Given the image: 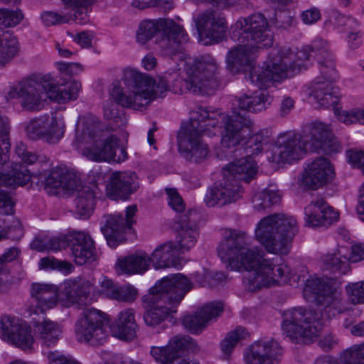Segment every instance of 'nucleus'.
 <instances>
[{
  "label": "nucleus",
  "mask_w": 364,
  "mask_h": 364,
  "mask_svg": "<svg viewBox=\"0 0 364 364\" xmlns=\"http://www.w3.org/2000/svg\"><path fill=\"white\" fill-rule=\"evenodd\" d=\"M46 132L44 134V141L49 144L58 143L64 136L65 122L61 117H58L55 114L50 113L45 114Z\"/></svg>",
  "instance_id": "4c0bfd02"
},
{
  "label": "nucleus",
  "mask_w": 364,
  "mask_h": 364,
  "mask_svg": "<svg viewBox=\"0 0 364 364\" xmlns=\"http://www.w3.org/2000/svg\"><path fill=\"white\" fill-rule=\"evenodd\" d=\"M231 38L238 43L257 46L259 50L273 44L269 21L262 13L239 18L232 26Z\"/></svg>",
  "instance_id": "ddd939ff"
},
{
  "label": "nucleus",
  "mask_w": 364,
  "mask_h": 364,
  "mask_svg": "<svg viewBox=\"0 0 364 364\" xmlns=\"http://www.w3.org/2000/svg\"><path fill=\"white\" fill-rule=\"evenodd\" d=\"M45 114L33 118L27 122L26 125V132L28 138L33 140L43 139L46 132Z\"/></svg>",
  "instance_id": "a18cd8bd"
},
{
  "label": "nucleus",
  "mask_w": 364,
  "mask_h": 364,
  "mask_svg": "<svg viewBox=\"0 0 364 364\" xmlns=\"http://www.w3.org/2000/svg\"><path fill=\"white\" fill-rule=\"evenodd\" d=\"M122 81L125 85L122 88L117 84H113L110 95L114 102L124 107L139 109L148 105L149 95L146 92L147 78L143 73L136 70L125 69Z\"/></svg>",
  "instance_id": "4468645a"
},
{
  "label": "nucleus",
  "mask_w": 364,
  "mask_h": 364,
  "mask_svg": "<svg viewBox=\"0 0 364 364\" xmlns=\"http://www.w3.org/2000/svg\"><path fill=\"white\" fill-rule=\"evenodd\" d=\"M270 137L271 132L268 129L260 130L252 136L246 143L245 150L247 155L243 159H250L255 163L252 156L259 154L263 149V146L270 143ZM255 164L256 165V164Z\"/></svg>",
  "instance_id": "a19ab883"
},
{
  "label": "nucleus",
  "mask_w": 364,
  "mask_h": 364,
  "mask_svg": "<svg viewBox=\"0 0 364 364\" xmlns=\"http://www.w3.org/2000/svg\"><path fill=\"white\" fill-rule=\"evenodd\" d=\"M311 53H318V60H323L331 57L327 43L320 38L314 40L311 45L309 46Z\"/></svg>",
  "instance_id": "69168bd1"
},
{
  "label": "nucleus",
  "mask_w": 364,
  "mask_h": 364,
  "mask_svg": "<svg viewBox=\"0 0 364 364\" xmlns=\"http://www.w3.org/2000/svg\"><path fill=\"white\" fill-rule=\"evenodd\" d=\"M259 50L257 46H251L248 43H239L238 46L233 47L230 50L226 56V63L228 69L232 72H239L245 68H250V73L245 77L246 80H249L251 83L257 86L260 90L254 92L253 95H244L236 100L237 110L240 109L242 114L246 112H257L266 109L272 102V97L266 90L263 88L267 86H259L250 79V75L254 72L264 70L266 66L263 68L256 67L253 65L257 53Z\"/></svg>",
  "instance_id": "6e6552de"
},
{
  "label": "nucleus",
  "mask_w": 364,
  "mask_h": 364,
  "mask_svg": "<svg viewBox=\"0 0 364 364\" xmlns=\"http://www.w3.org/2000/svg\"><path fill=\"white\" fill-rule=\"evenodd\" d=\"M282 353V348L274 339L259 340L245 350L246 364H274L277 357Z\"/></svg>",
  "instance_id": "393cba45"
},
{
  "label": "nucleus",
  "mask_w": 364,
  "mask_h": 364,
  "mask_svg": "<svg viewBox=\"0 0 364 364\" xmlns=\"http://www.w3.org/2000/svg\"><path fill=\"white\" fill-rule=\"evenodd\" d=\"M325 268L332 271H341L345 272L348 267L346 259H341L337 254H328L323 259Z\"/></svg>",
  "instance_id": "5fc2aeb1"
},
{
  "label": "nucleus",
  "mask_w": 364,
  "mask_h": 364,
  "mask_svg": "<svg viewBox=\"0 0 364 364\" xmlns=\"http://www.w3.org/2000/svg\"><path fill=\"white\" fill-rule=\"evenodd\" d=\"M0 336L23 350L31 349L33 344L31 328L21 320L9 316L1 317Z\"/></svg>",
  "instance_id": "aec40b11"
},
{
  "label": "nucleus",
  "mask_w": 364,
  "mask_h": 364,
  "mask_svg": "<svg viewBox=\"0 0 364 364\" xmlns=\"http://www.w3.org/2000/svg\"><path fill=\"white\" fill-rule=\"evenodd\" d=\"M136 211L137 206L132 205L127 208L125 220L120 215L104 216L105 225L101 227V231L109 246L115 247L124 240V233L127 229L132 228Z\"/></svg>",
  "instance_id": "6ab92c4d"
},
{
  "label": "nucleus",
  "mask_w": 364,
  "mask_h": 364,
  "mask_svg": "<svg viewBox=\"0 0 364 364\" xmlns=\"http://www.w3.org/2000/svg\"><path fill=\"white\" fill-rule=\"evenodd\" d=\"M92 288L91 282L81 277H75L64 282L63 295L66 299V306L76 305L79 308L90 304V294Z\"/></svg>",
  "instance_id": "c85d7f7f"
},
{
  "label": "nucleus",
  "mask_w": 364,
  "mask_h": 364,
  "mask_svg": "<svg viewBox=\"0 0 364 364\" xmlns=\"http://www.w3.org/2000/svg\"><path fill=\"white\" fill-rule=\"evenodd\" d=\"M302 22L306 25L317 23L321 18L320 10L316 7H311L303 11L300 14Z\"/></svg>",
  "instance_id": "774afa93"
},
{
  "label": "nucleus",
  "mask_w": 364,
  "mask_h": 364,
  "mask_svg": "<svg viewBox=\"0 0 364 364\" xmlns=\"http://www.w3.org/2000/svg\"><path fill=\"white\" fill-rule=\"evenodd\" d=\"M307 149L300 134L292 132L282 134L275 141L272 161L277 164H292L300 160Z\"/></svg>",
  "instance_id": "a211bd4d"
},
{
  "label": "nucleus",
  "mask_w": 364,
  "mask_h": 364,
  "mask_svg": "<svg viewBox=\"0 0 364 364\" xmlns=\"http://www.w3.org/2000/svg\"><path fill=\"white\" fill-rule=\"evenodd\" d=\"M136 330L134 310L125 309L121 311L113 325L116 336L122 340H132L136 335Z\"/></svg>",
  "instance_id": "473e14b6"
},
{
  "label": "nucleus",
  "mask_w": 364,
  "mask_h": 364,
  "mask_svg": "<svg viewBox=\"0 0 364 364\" xmlns=\"http://www.w3.org/2000/svg\"><path fill=\"white\" fill-rule=\"evenodd\" d=\"M198 218L199 215L196 210H189L179 216L175 244L181 253L191 250L197 242L199 237L197 225Z\"/></svg>",
  "instance_id": "b1692460"
},
{
  "label": "nucleus",
  "mask_w": 364,
  "mask_h": 364,
  "mask_svg": "<svg viewBox=\"0 0 364 364\" xmlns=\"http://www.w3.org/2000/svg\"><path fill=\"white\" fill-rule=\"evenodd\" d=\"M137 295L136 289L130 284L117 287L114 291L111 294V299L119 301L132 302Z\"/></svg>",
  "instance_id": "864d4df0"
},
{
  "label": "nucleus",
  "mask_w": 364,
  "mask_h": 364,
  "mask_svg": "<svg viewBox=\"0 0 364 364\" xmlns=\"http://www.w3.org/2000/svg\"><path fill=\"white\" fill-rule=\"evenodd\" d=\"M149 256L144 252H136L118 259L116 269L118 274H143L149 267Z\"/></svg>",
  "instance_id": "2f4dec72"
},
{
  "label": "nucleus",
  "mask_w": 364,
  "mask_h": 364,
  "mask_svg": "<svg viewBox=\"0 0 364 364\" xmlns=\"http://www.w3.org/2000/svg\"><path fill=\"white\" fill-rule=\"evenodd\" d=\"M193 287V283L182 274L164 277L158 281L144 296L150 309L144 314L145 323L151 327L162 325L171 313H176L186 294Z\"/></svg>",
  "instance_id": "423d86ee"
},
{
  "label": "nucleus",
  "mask_w": 364,
  "mask_h": 364,
  "mask_svg": "<svg viewBox=\"0 0 364 364\" xmlns=\"http://www.w3.org/2000/svg\"><path fill=\"white\" fill-rule=\"evenodd\" d=\"M43 23L47 26L55 24L65 23L69 21L70 17L65 14H60L53 11H45L41 15Z\"/></svg>",
  "instance_id": "bf43d9fd"
},
{
  "label": "nucleus",
  "mask_w": 364,
  "mask_h": 364,
  "mask_svg": "<svg viewBox=\"0 0 364 364\" xmlns=\"http://www.w3.org/2000/svg\"><path fill=\"white\" fill-rule=\"evenodd\" d=\"M281 200V196L278 191L265 188L257 191L252 197V204L255 210L262 211L277 204Z\"/></svg>",
  "instance_id": "79ce46f5"
},
{
  "label": "nucleus",
  "mask_w": 364,
  "mask_h": 364,
  "mask_svg": "<svg viewBox=\"0 0 364 364\" xmlns=\"http://www.w3.org/2000/svg\"><path fill=\"white\" fill-rule=\"evenodd\" d=\"M19 52L17 38L9 31L0 33V66L11 61Z\"/></svg>",
  "instance_id": "58836bf2"
},
{
  "label": "nucleus",
  "mask_w": 364,
  "mask_h": 364,
  "mask_svg": "<svg viewBox=\"0 0 364 364\" xmlns=\"http://www.w3.org/2000/svg\"><path fill=\"white\" fill-rule=\"evenodd\" d=\"M139 188L138 176L132 171H116L109 177L106 194L112 200H128Z\"/></svg>",
  "instance_id": "4be33fe9"
},
{
  "label": "nucleus",
  "mask_w": 364,
  "mask_h": 364,
  "mask_svg": "<svg viewBox=\"0 0 364 364\" xmlns=\"http://www.w3.org/2000/svg\"><path fill=\"white\" fill-rule=\"evenodd\" d=\"M312 95L320 106L328 107L338 102V87L331 82H323L320 78H316Z\"/></svg>",
  "instance_id": "72a5a7b5"
},
{
  "label": "nucleus",
  "mask_w": 364,
  "mask_h": 364,
  "mask_svg": "<svg viewBox=\"0 0 364 364\" xmlns=\"http://www.w3.org/2000/svg\"><path fill=\"white\" fill-rule=\"evenodd\" d=\"M341 149L340 144L338 142L336 138L331 134L328 139H326L321 146H318L317 149H314L315 151L319 152L322 151L326 154L331 155L339 152Z\"/></svg>",
  "instance_id": "680f3d73"
},
{
  "label": "nucleus",
  "mask_w": 364,
  "mask_h": 364,
  "mask_svg": "<svg viewBox=\"0 0 364 364\" xmlns=\"http://www.w3.org/2000/svg\"><path fill=\"white\" fill-rule=\"evenodd\" d=\"M341 360L343 364H364V343L354 346L344 351Z\"/></svg>",
  "instance_id": "3c124183"
},
{
  "label": "nucleus",
  "mask_w": 364,
  "mask_h": 364,
  "mask_svg": "<svg viewBox=\"0 0 364 364\" xmlns=\"http://www.w3.org/2000/svg\"><path fill=\"white\" fill-rule=\"evenodd\" d=\"M33 327L36 336L41 339L43 345L48 347L55 345L62 333L61 326L50 320L36 322Z\"/></svg>",
  "instance_id": "f704fd0d"
},
{
  "label": "nucleus",
  "mask_w": 364,
  "mask_h": 364,
  "mask_svg": "<svg viewBox=\"0 0 364 364\" xmlns=\"http://www.w3.org/2000/svg\"><path fill=\"white\" fill-rule=\"evenodd\" d=\"M257 168L250 159H240L223 168V179L209 188L204 198L208 207H223L241 198L240 181L250 183L257 175Z\"/></svg>",
  "instance_id": "1a4fd4ad"
},
{
  "label": "nucleus",
  "mask_w": 364,
  "mask_h": 364,
  "mask_svg": "<svg viewBox=\"0 0 364 364\" xmlns=\"http://www.w3.org/2000/svg\"><path fill=\"white\" fill-rule=\"evenodd\" d=\"M186 350L194 352L198 345L188 336H176L165 346L151 347L150 353L159 364H199L196 360L181 358Z\"/></svg>",
  "instance_id": "dca6fc26"
},
{
  "label": "nucleus",
  "mask_w": 364,
  "mask_h": 364,
  "mask_svg": "<svg viewBox=\"0 0 364 364\" xmlns=\"http://www.w3.org/2000/svg\"><path fill=\"white\" fill-rule=\"evenodd\" d=\"M181 252L173 241H168L157 246L151 256L150 262L155 269H164L182 266Z\"/></svg>",
  "instance_id": "c756f323"
},
{
  "label": "nucleus",
  "mask_w": 364,
  "mask_h": 364,
  "mask_svg": "<svg viewBox=\"0 0 364 364\" xmlns=\"http://www.w3.org/2000/svg\"><path fill=\"white\" fill-rule=\"evenodd\" d=\"M109 318L95 308H83L75 324L76 338L92 346L102 345L109 336Z\"/></svg>",
  "instance_id": "2eb2a0df"
},
{
  "label": "nucleus",
  "mask_w": 364,
  "mask_h": 364,
  "mask_svg": "<svg viewBox=\"0 0 364 364\" xmlns=\"http://www.w3.org/2000/svg\"><path fill=\"white\" fill-rule=\"evenodd\" d=\"M80 88L81 84L77 81L60 87L50 75H33L14 85L9 94L19 99L24 110L35 112L42 109L46 97L58 103L76 100Z\"/></svg>",
  "instance_id": "39448f33"
},
{
  "label": "nucleus",
  "mask_w": 364,
  "mask_h": 364,
  "mask_svg": "<svg viewBox=\"0 0 364 364\" xmlns=\"http://www.w3.org/2000/svg\"><path fill=\"white\" fill-rule=\"evenodd\" d=\"M183 66L186 77L180 76V68H169L163 78L155 82L146 74L147 78V93L149 95L148 105L157 97H163L170 90L175 93L183 92L185 90L197 95H213L220 87V66L212 56L205 55L198 58H193L187 53L185 59H178Z\"/></svg>",
  "instance_id": "20e7f679"
},
{
  "label": "nucleus",
  "mask_w": 364,
  "mask_h": 364,
  "mask_svg": "<svg viewBox=\"0 0 364 364\" xmlns=\"http://www.w3.org/2000/svg\"><path fill=\"white\" fill-rule=\"evenodd\" d=\"M221 122V146L234 149L245 139L246 129L252 125L251 119L233 108L231 114L221 113L219 110L209 111L199 107L191 112L188 123L183 125L178 134V151L191 162L200 164L209 155V149L200 139L202 134L212 136L216 134L218 124Z\"/></svg>",
  "instance_id": "f257e3e1"
},
{
  "label": "nucleus",
  "mask_w": 364,
  "mask_h": 364,
  "mask_svg": "<svg viewBox=\"0 0 364 364\" xmlns=\"http://www.w3.org/2000/svg\"><path fill=\"white\" fill-rule=\"evenodd\" d=\"M95 205L94 191L90 186L81 187L74 200L75 213L80 218H87L93 212Z\"/></svg>",
  "instance_id": "e433bc0d"
},
{
  "label": "nucleus",
  "mask_w": 364,
  "mask_h": 364,
  "mask_svg": "<svg viewBox=\"0 0 364 364\" xmlns=\"http://www.w3.org/2000/svg\"><path fill=\"white\" fill-rule=\"evenodd\" d=\"M346 291L353 304L364 303V281L349 284Z\"/></svg>",
  "instance_id": "4d7b16f0"
},
{
  "label": "nucleus",
  "mask_w": 364,
  "mask_h": 364,
  "mask_svg": "<svg viewBox=\"0 0 364 364\" xmlns=\"http://www.w3.org/2000/svg\"><path fill=\"white\" fill-rule=\"evenodd\" d=\"M104 116L109 122V127L112 130L122 128L127 124V118L123 111H119L117 105L112 101L105 103Z\"/></svg>",
  "instance_id": "37998d69"
},
{
  "label": "nucleus",
  "mask_w": 364,
  "mask_h": 364,
  "mask_svg": "<svg viewBox=\"0 0 364 364\" xmlns=\"http://www.w3.org/2000/svg\"><path fill=\"white\" fill-rule=\"evenodd\" d=\"M0 336L23 350L31 349L33 344L31 328L21 320L9 316L1 317Z\"/></svg>",
  "instance_id": "412c9836"
},
{
  "label": "nucleus",
  "mask_w": 364,
  "mask_h": 364,
  "mask_svg": "<svg viewBox=\"0 0 364 364\" xmlns=\"http://www.w3.org/2000/svg\"><path fill=\"white\" fill-rule=\"evenodd\" d=\"M69 238V247L76 264L83 265L97 259L94 242L90 235L83 232H73Z\"/></svg>",
  "instance_id": "cd10ccee"
},
{
  "label": "nucleus",
  "mask_w": 364,
  "mask_h": 364,
  "mask_svg": "<svg viewBox=\"0 0 364 364\" xmlns=\"http://www.w3.org/2000/svg\"><path fill=\"white\" fill-rule=\"evenodd\" d=\"M217 251L228 268L250 271L245 277L246 287L250 291L274 285L280 281L286 282L290 277V267L282 263L280 257H267L261 250L252 247L251 239L244 230L226 229Z\"/></svg>",
  "instance_id": "f03ea898"
},
{
  "label": "nucleus",
  "mask_w": 364,
  "mask_h": 364,
  "mask_svg": "<svg viewBox=\"0 0 364 364\" xmlns=\"http://www.w3.org/2000/svg\"><path fill=\"white\" fill-rule=\"evenodd\" d=\"M75 140L92 144L83 149L82 155L89 160L121 163L127 158L126 150L119 146V139L110 135L103 141L100 136L98 119L92 115L80 117L75 125Z\"/></svg>",
  "instance_id": "0eeeda50"
},
{
  "label": "nucleus",
  "mask_w": 364,
  "mask_h": 364,
  "mask_svg": "<svg viewBox=\"0 0 364 364\" xmlns=\"http://www.w3.org/2000/svg\"><path fill=\"white\" fill-rule=\"evenodd\" d=\"M15 152L27 164H33L38 159V156L32 151H28L26 145L21 141L16 144Z\"/></svg>",
  "instance_id": "052dcab7"
},
{
  "label": "nucleus",
  "mask_w": 364,
  "mask_h": 364,
  "mask_svg": "<svg viewBox=\"0 0 364 364\" xmlns=\"http://www.w3.org/2000/svg\"><path fill=\"white\" fill-rule=\"evenodd\" d=\"M338 119L346 124H350L356 122L364 124V108H354L350 110L334 109Z\"/></svg>",
  "instance_id": "49530a36"
},
{
  "label": "nucleus",
  "mask_w": 364,
  "mask_h": 364,
  "mask_svg": "<svg viewBox=\"0 0 364 364\" xmlns=\"http://www.w3.org/2000/svg\"><path fill=\"white\" fill-rule=\"evenodd\" d=\"M61 183L60 195L70 193L75 191L77 193V191L83 186L81 185L80 178L75 173L70 172L63 173Z\"/></svg>",
  "instance_id": "603ef678"
},
{
  "label": "nucleus",
  "mask_w": 364,
  "mask_h": 364,
  "mask_svg": "<svg viewBox=\"0 0 364 364\" xmlns=\"http://www.w3.org/2000/svg\"><path fill=\"white\" fill-rule=\"evenodd\" d=\"M305 291L316 296V311L302 308H292L283 313V333L295 343H307L316 338L327 321L342 311L339 284L326 278H311L306 282Z\"/></svg>",
  "instance_id": "7ed1b4c3"
},
{
  "label": "nucleus",
  "mask_w": 364,
  "mask_h": 364,
  "mask_svg": "<svg viewBox=\"0 0 364 364\" xmlns=\"http://www.w3.org/2000/svg\"><path fill=\"white\" fill-rule=\"evenodd\" d=\"M23 235V229L18 220H14L11 225H5L4 221L0 220V237L7 236L20 238Z\"/></svg>",
  "instance_id": "13d9d810"
},
{
  "label": "nucleus",
  "mask_w": 364,
  "mask_h": 364,
  "mask_svg": "<svg viewBox=\"0 0 364 364\" xmlns=\"http://www.w3.org/2000/svg\"><path fill=\"white\" fill-rule=\"evenodd\" d=\"M31 180L29 170L21 164H14L11 171L4 174L0 172V186L16 188L22 186Z\"/></svg>",
  "instance_id": "c9c22d12"
},
{
  "label": "nucleus",
  "mask_w": 364,
  "mask_h": 364,
  "mask_svg": "<svg viewBox=\"0 0 364 364\" xmlns=\"http://www.w3.org/2000/svg\"><path fill=\"white\" fill-rule=\"evenodd\" d=\"M331 132L328 126L321 122H314L309 128V134L303 140L310 151H314L322 142L328 139Z\"/></svg>",
  "instance_id": "ea45409f"
},
{
  "label": "nucleus",
  "mask_w": 364,
  "mask_h": 364,
  "mask_svg": "<svg viewBox=\"0 0 364 364\" xmlns=\"http://www.w3.org/2000/svg\"><path fill=\"white\" fill-rule=\"evenodd\" d=\"M23 15L20 10L0 8V28H7L18 25Z\"/></svg>",
  "instance_id": "de8ad7c7"
},
{
  "label": "nucleus",
  "mask_w": 364,
  "mask_h": 364,
  "mask_svg": "<svg viewBox=\"0 0 364 364\" xmlns=\"http://www.w3.org/2000/svg\"><path fill=\"white\" fill-rule=\"evenodd\" d=\"M63 172L60 170H53L50 172L43 181V188L48 195L60 196L61 178Z\"/></svg>",
  "instance_id": "09e8293b"
},
{
  "label": "nucleus",
  "mask_w": 364,
  "mask_h": 364,
  "mask_svg": "<svg viewBox=\"0 0 364 364\" xmlns=\"http://www.w3.org/2000/svg\"><path fill=\"white\" fill-rule=\"evenodd\" d=\"M311 56L309 46L301 50L292 51L286 48L274 47L264 63L266 69L250 75V79L259 86H269L275 82L294 75L304 68V61Z\"/></svg>",
  "instance_id": "9d476101"
},
{
  "label": "nucleus",
  "mask_w": 364,
  "mask_h": 364,
  "mask_svg": "<svg viewBox=\"0 0 364 364\" xmlns=\"http://www.w3.org/2000/svg\"><path fill=\"white\" fill-rule=\"evenodd\" d=\"M321 75L316 78H320L323 82H331L333 83L338 77L337 72L335 68V63L332 57L323 60H318Z\"/></svg>",
  "instance_id": "8fccbe9b"
},
{
  "label": "nucleus",
  "mask_w": 364,
  "mask_h": 364,
  "mask_svg": "<svg viewBox=\"0 0 364 364\" xmlns=\"http://www.w3.org/2000/svg\"><path fill=\"white\" fill-rule=\"evenodd\" d=\"M248 333L243 327H237L234 331L228 333L220 344L221 350L224 354L229 355L237 343L244 339Z\"/></svg>",
  "instance_id": "c03bdc74"
},
{
  "label": "nucleus",
  "mask_w": 364,
  "mask_h": 364,
  "mask_svg": "<svg viewBox=\"0 0 364 364\" xmlns=\"http://www.w3.org/2000/svg\"><path fill=\"white\" fill-rule=\"evenodd\" d=\"M223 311L222 303H208L196 312L184 316L182 324L191 333H200L209 322L219 316Z\"/></svg>",
  "instance_id": "bb28decb"
},
{
  "label": "nucleus",
  "mask_w": 364,
  "mask_h": 364,
  "mask_svg": "<svg viewBox=\"0 0 364 364\" xmlns=\"http://www.w3.org/2000/svg\"><path fill=\"white\" fill-rule=\"evenodd\" d=\"M333 176V168L328 159L318 157L307 164L302 176V182L305 186L317 189L330 182Z\"/></svg>",
  "instance_id": "a878e982"
},
{
  "label": "nucleus",
  "mask_w": 364,
  "mask_h": 364,
  "mask_svg": "<svg viewBox=\"0 0 364 364\" xmlns=\"http://www.w3.org/2000/svg\"><path fill=\"white\" fill-rule=\"evenodd\" d=\"M339 214L323 198H318L304 208L305 225L327 227L338 220Z\"/></svg>",
  "instance_id": "5701e85b"
},
{
  "label": "nucleus",
  "mask_w": 364,
  "mask_h": 364,
  "mask_svg": "<svg viewBox=\"0 0 364 364\" xmlns=\"http://www.w3.org/2000/svg\"><path fill=\"white\" fill-rule=\"evenodd\" d=\"M162 32L160 46L171 59H185L187 57L186 45L189 38L182 26L169 18L144 20L136 33V42L145 45L158 32Z\"/></svg>",
  "instance_id": "9b49d317"
},
{
  "label": "nucleus",
  "mask_w": 364,
  "mask_h": 364,
  "mask_svg": "<svg viewBox=\"0 0 364 364\" xmlns=\"http://www.w3.org/2000/svg\"><path fill=\"white\" fill-rule=\"evenodd\" d=\"M70 233L58 236V237H53L51 238H49L47 240V248L48 251H58L61 249H64L67 247H69L70 241L69 240L70 238Z\"/></svg>",
  "instance_id": "0e129e2a"
},
{
  "label": "nucleus",
  "mask_w": 364,
  "mask_h": 364,
  "mask_svg": "<svg viewBox=\"0 0 364 364\" xmlns=\"http://www.w3.org/2000/svg\"><path fill=\"white\" fill-rule=\"evenodd\" d=\"M298 232L296 220L284 214H273L262 219L255 229L256 240L267 252L287 255L290 239Z\"/></svg>",
  "instance_id": "f8f14e48"
},
{
  "label": "nucleus",
  "mask_w": 364,
  "mask_h": 364,
  "mask_svg": "<svg viewBox=\"0 0 364 364\" xmlns=\"http://www.w3.org/2000/svg\"><path fill=\"white\" fill-rule=\"evenodd\" d=\"M31 295L36 301L33 313L43 314L57 305L58 291L56 286L49 284L34 283L31 285Z\"/></svg>",
  "instance_id": "7c9ffc66"
},
{
  "label": "nucleus",
  "mask_w": 364,
  "mask_h": 364,
  "mask_svg": "<svg viewBox=\"0 0 364 364\" xmlns=\"http://www.w3.org/2000/svg\"><path fill=\"white\" fill-rule=\"evenodd\" d=\"M348 161L355 168H360L364 175V151L349 150L346 152ZM364 191V183L361 186Z\"/></svg>",
  "instance_id": "e2e57ef3"
},
{
  "label": "nucleus",
  "mask_w": 364,
  "mask_h": 364,
  "mask_svg": "<svg viewBox=\"0 0 364 364\" xmlns=\"http://www.w3.org/2000/svg\"><path fill=\"white\" fill-rule=\"evenodd\" d=\"M342 18L347 21L345 22L346 26H348L350 29L354 30V31H351L348 36V41L350 46L352 48H358L362 43L363 36V33L360 31H355V27L359 25V23L353 18H346L345 16H342Z\"/></svg>",
  "instance_id": "6e6d98bb"
},
{
  "label": "nucleus",
  "mask_w": 364,
  "mask_h": 364,
  "mask_svg": "<svg viewBox=\"0 0 364 364\" xmlns=\"http://www.w3.org/2000/svg\"><path fill=\"white\" fill-rule=\"evenodd\" d=\"M14 202L10 194L0 189V214L10 215L14 213Z\"/></svg>",
  "instance_id": "338daca9"
},
{
  "label": "nucleus",
  "mask_w": 364,
  "mask_h": 364,
  "mask_svg": "<svg viewBox=\"0 0 364 364\" xmlns=\"http://www.w3.org/2000/svg\"><path fill=\"white\" fill-rule=\"evenodd\" d=\"M199 37L204 44H212L220 41L227 31L225 17L217 9H208L193 18Z\"/></svg>",
  "instance_id": "f3484780"
}]
</instances>
